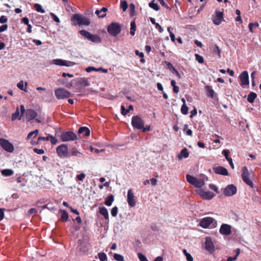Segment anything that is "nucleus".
I'll return each mask as SVG.
<instances>
[{"label":"nucleus","mask_w":261,"mask_h":261,"mask_svg":"<svg viewBox=\"0 0 261 261\" xmlns=\"http://www.w3.org/2000/svg\"><path fill=\"white\" fill-rule=\"evenodd\" d=\"M186 178L187 181L190 184L193 185L196 188L202 187L208 180L207 177L205 175H202L200 177H196L187 174L186 175Z\"/></svg>","instance_id":"obj_1"},{"label":"nucleus","mask_w":261,"mask_h":261,"mask_svg":"<svg viewBox=\"0 0 261 261\" xmlns=\"http://www.w3.org/2000/svg\"><path fill=\"white\" fill-rule=\"evenodd\" d=\"M242 177L243 180L249 186L253 187V183L252 181L253 173L249 171L246 167H243L242 169Z\"/></svg>","instance_id":"obj_2"},{"label":"nucleus","mask_w":261,"mask_h":261,"mask_svg":"<svg viewBox=\"0 0 261 261\" xmlns=\"http://www.w3.org/2000/svg\"><path fill=\"white\" fill-rule=\"evenodd\" d=\"M122 26L117 22H112L107 27V31L110 35L116 37L121 32Z\"/></svg>","instance_id":"obj_3"},{"label":"nucleus","mask_w":261,"mask_h":261,"mask_svg":"<svg viewBox=\"0 0 261 261\" xmlns=\"http://www.w3.org/2000/svg\"><path fill=\"white\" fill-rule=\"evenodd\" d=\"M199 224L200 226L204 228H206L208 227L214 228L217 225V221L213 218L210 217H204L201 219Z\"/></svg>","instance_id":"obj_4"},{"label":"nucleus","mask_w":261,"mask_h":261,"mask_svg":"<svg viewBox=\"0 0 261 261\" xmlns=\"http://www.w3.org/2000/svg\"><path fill=\"white\" fill-rule=\"evenodd\" d=\"M80 33L82 36L93 42L98 43L101 42V39L99 36L93 35L87 31L81 30L80 31Z\"/></svg>","instance_id":"obj_5"},{"label":"nucleus","mask_w":261,"mask_h":261,"mask_svg":"<svg viewBox=\"0 0 261 261\" xmlns=\"http://www.w3.org/2000/svg\"><path fill=\"white\" fill-rule=\"evenodd\" d=\"M55 94L58 99L68 98L70 96V93L63 88H59L55 91Z\"/></svg>","instance_id":"obj_6"},{"label":"nucleus","mask_w":261,"mask_h":261,"mask_svg":"<svg viewBox=\"0 0 261 261\" xmlns=\"http://www.w3.org/2000/svg\"><path fill=\"white\" fill-rule=\"evenodd\" d=\"M0 145L5 151L11 153L14 150L13 144L8 140L3 138L0 139Z\"/></svg>","instance_id":"obj_7"},{"label":"nucleus","mask_w":261,"mask_h":261,"mask_svg":"<svg viewBox=\"0 0 261 261\" xmlns=\"http://www.w3.org/2000/svg\"><path fill=\"white\" fill-rule=\"evenodd\" d=\"M61 139L64 142L74 141L77 139V135L72 132H66L62 133Z\"/></svg>","instance_id":"obj_8"},{"label":"nucleus","mask_w":261,"mask_h":261,"mask_svg":"<svg viewBox=\"0 0 261 261\" xmlns=\"http://www.w3.org/2000/svg\"><path fill=\"white\" fill-rule=\"evenodd\" d=\"M57 152L61 158H67L68 155V147L66 144H62L57 147Z\"/></svg>","instance_id":"obj_9"},{"label":"nucleus","mask_w":261,"mask_h":261,"mask_svg":"<svg viewBox=\"0 0 261 261\" xmlns=\"http://www.w3.org/2000/svg\"><path fill=\"white\" fill-rule=\"evenodd\" d=\"M132 124L134 128L141 129L144 126L143 120L138 116H135L132 117Z\"/></svg>","instance_id":"obj_10"},{"label":"nucleus","mask_w":261,"mask_h":261,"mask_svg":"<svg viewBox=\"0 0 261 261\" xmlns=\"http://www.w3.org/2000/svg\"><path fill=\"white\" fill-rule=\"evenodd\" d=\"M196 192L201 197L206 200L212 199L214 195L212 192H206L201 189L196 190Z\"/></svg>","instance_id":"obj_11"},{"label":"nucleus","mask_w":261,"mask_h":261,"mask_svg":"<svg viewBox=\"0 0 261 261\" xmlns=\"http://www.w3.org/2000/svg\"><path fill=\"white\" fill-rule=\"evenodd\" d=\"M52 63L57 65L67 67H71L75 64V63L72 62L62 59H54L52 61Z\"/></svg>","instance_id":"obj_12"},{"label":"nucleus","mask_w":261,"mask_h":261,"mask_svg":"<svg viewBox=\"0 0 261 261\" xmlns=\"http://www.w3.org/2000/svg\"><path fill=\"white\" fill-rule=\"evenodd\" d=\"M71 21L73 23H76L79 25H88L90 23L87 17H72Z\"/></svg>","instance_id":"obj_13"},{"label":"nucleus","mask_w":261,"mask_h":261,"mask_svg":"<svg viewBox=\"0 0 261 261\" xmlns=\"http://www.w3.org/2000/svg\"><path fill=\"white\" fill-rule=\"evenodd\" d=\"M237 192V188L233 185H228L224 190V194L227 196H231Z\"/></svg>","instance_id":"obj_14"},{"label":"nucleus","mask_w":261,"mask_h":261,"mask_svg":"<svg viewBox=\"0 0 261 261\" xmlns=\"http://www.w3.org/2000/svg\"><path fill=\"white\" fill-rule=\"evenodd\" d=\"M134 197V194L132 189L128 190L127 192V200L128 205L132 207H134L136 205V201Z\"/></svg>","instance_id":"obj_15"},{"label":"nucleus","mask_w":261,"mask_h":261,"mask_svg":"<svg viewBox=\"0 0 261 261\" xmlns=\"http://www.w3.org/2000/svg\"><path fill=\"white\" fill-rule=\"evenodd\" d=\"M241 85L244 86L249 84V76L247 71H243L240 76Z\"/></svg>","instance_id":"obj_16"},{"label":"nucleus","mask_w":261,"mask_h":261,"mask_svg":"<svg viewBox=\"0 0 261 261\" xmlns=\"http://www.w3.org/2000/svg\"><path fill=\"white\" fill-rule=\"evenodd\" d=\"M220 233L223 235H229L231 233V226L226 224H223L220 228Z\"/></svg>","instance_id":"obj_17"},{"label":"nucleus","mask_w":261,"mask_h":261,"mask_svg":"<svg viewBox=\"0 0 261 261\" xmlns=\"http://www.w3.org/2000/svg\"><path fill=\"white\" fill-rule=\"evenodd\" d=\"M205 247L206 250L210 252H212L214 249V244L211 239L209 237L205 238Z\"/></svg>","instance_id":"obj_18"},{"label":"nucleus","mask_w":261,"mask_h":261,"mask_svg":"<svg viewBox=\"0 0 261 261\" xmlns=\"http://www.w3.org/2000/svg\"><path fill=\"white\" fill-rule=\"evenodd\" d=\"M213 170L216 174L223 175H228V174L227 170L222 166H217L213 168Z\"/></svg>","instance_id":"obj_19"},{"label":"nucleus","mask_w":261,"mask_h":261,"mask_svg":"<svg viewBox=\"0 0 261 261\" xmlns=\"http://www.w3.org/2000/svg\"><path fill=\"white\" fill-rule=\"evenodd\" d=\"M37 116L36 111L32 109H28L26 111V118L28 121L34 119Z\"/></svg>","instance_id":"obj_20"},{"label":"nucleus","mask_w":261,"mask_h":261,"mask_svg":"<svg viewBox=\"0 0 261 261\" xmlns=\"http://www.w3.org/2000/svg\"><path fill=\"white\" fill-rule=\"evenodd\" d=\"M205 89L206 91V95L208 97L214 98H215V95H216L214 90L212 88V87L210 86H206L205 87Z\"/></svg>","instance_id":"obj_21"},{"label":"nucleus","mask_w":261,"mask_h":261,"mask_svg":"<svg viewBox=\"0 0 261 261\" xmlns=\"http://www.w3.org/2000/svg\"><path fill=\"white\" fill-rule=\"evenodd\" d=\"M189 155L188 149L185 148L181 150L180 154L177 155V158L179 160H181L182 158H187Z\"/></svg>","instance_id":"obj_22"},{"label":"nucleus","mask_w":261,"mask_h":261,"mask_svg":"<svg viewBox=\"0 0 261 261\" xmlns=\"http://www.w3.org/2000/svg\"><path fill=\"white\" fill-rule=\"evenodd\" d=\"M99 212L102 215L105 219L109 220V213L108 210L105 207H99Z\"/></svg>","instance_id":"obj_23"},{"label":"nucleus","mask_w":261,"mask_h":261,"mask_svg":"<svg viewBox=\"0 0 261 261\" xmlns=\"http://www.w3.org/2000/svg\"><path fill=\"white\" fill-rule=\"evenodd\" d=\"M108 11L106 7H103L100 10H96L95 11V14L98 16H106V12Z\"/></svg>","instance_id":"obj_24"},{"label":"nucleus","mask_w":261,"mask_h":261,"mask_svg":"<svg viewBox=\"0 0 261 261\" xmlns=\"http://www.w3.org/2000/svg\"><path fill=\"white\" fill-rule=\"evenodd\" d=\"M78 133L80 134H84L86 136H89L90 134V131L88 127L84 126L80 128L78 130Z\"/></svg>","instance_id":"obj_25"},{"label":"nucleus","mask_w":261,"mask_h":261,"mask_svg":"<svg viewBox=\"0 0 261 261\" xmlns=\"http://www.w3.org/2000/svg\"><path fill=\"white\" fill-rule=\"evenodd\" d=\"M70 155L71 156H75L79 158L82 157L83 153L77 150V149L74 147L72 148L70 151Z\"/></svg>","instance_id":"obj_26"},{"label":"nucleus","mask_w":261,"mask_h":261,"mask_svg":"<svg viewBox=\"0 0 261 261\" xmlns=\"http://www.w3.org/2000/svg\"><path fill=\"white\" fill-rule=\"evenodd\" d=\"M78 85L83 87H87L89 86V82L87 79L83 78L79 80L77 82Z\"/></svg>","instance_id":"obj_27"},{"label":"nucleus","mask_w":261,"mask_h":261,"mask_svg":"<svg viewBox=\"0 0 261 261\" xmlns=\"http://www.w3.org/2000/svg\"><path fill=\"white\" fill-rule=\"evenodd\" d=\"M1 173L4 176H10L14 174V171L12 169H6L1 170Z\"/></svg>","instance_id":"obj_28"},{"label":"nucleus","mask_w":261,"mask_h":261,"mask_svg":"<svg viewBox=\"0 0 261 261\" xmlns=\"http://www.w3.org/2000/svg\"><path fill=\"white\" fill-rule=\"evenodd\" d=\"M114 200V196L112 195H110L107 197V199L105 201V204L107 206H110L112 205Z\"/></svg>","instance_id":"obj_29"},{"label":"nucleus","mask_w":261,"mask_h":261,"mask_svg":"<svg viewBox=\"0 0 261 261\" xmlns=\"http://www.w3.org/2000/svg\"><path fill=\"white\" fill-rule=\"evenodd\" d=\"M257 97V95L254 92H250V94L248 95L247 100L250 103H252L254 102V99Z\"/></svg>","instance_id":"obj_30"},{"label":"nucleus","mask_w":261,"mask_h":261,"mask_svg":"<svg viewBox=\"0 0 261 261\" xmlns=\"http://www.w3.org/2000/svg\"><path fill=\"white\" fill-rule=\"evenodd\" d=\"M19 109L17 107L16 109V112L14 113H13L12 115V117H11L12 120L14 121V120H16L17 118H18V120H20L22 115H21L20 116H19Z\"/></svg>","instance_id":"obj_31"},{"label":"nucleus","mask_w":261,"mask_h":261,"mask_svg":"<svg viewBox=\"0 0 261 261\" xmlns=\"http://www.w3.org/2000/svg\"><path fill=\"white\" fill-rule=\"evenodd\" d=\"M212 21L214 24L219 25L224 21L223 17H213Z\"/></svg>","instance_id":"obj_32"},{"label":"nucleus","mask_w":261,"mask_h":261,"mask_svg":"<svg viewBox=\"0 0 261 261\" xmlns=\"http://www.w3.org/2000/svg\"><path fill=\"white\" fill-rule=\"evenodd\" d=\"M61 220L62 221H66L68 219V214L66 211H61Z\"/></svg>","instance_id":"obj_33"},{"label":"nucleus","mask_w":261,"mask_h":261,"mask_svg":"<svg viewBox=\"0 0 261 261\" xmlns=\"http://www.w3.org/2000/svg\"><path fill=\"white\" fill-rule=\"evenodd\" d=\"M136 27V26L135 21H132L130 23V34L132 36H134L135 34Z\"/></svg>","instance_id":"obj_34"},{"label":"nucleus","mask_w":261,"mask_h":261,"mask_svg":"<svg viewBox=\"0 0 261 261\" xmlns=\"http://www.w3.org/2000/svg\"><path fill=\"white\" fill-rule=\"evenodd\" d=\"M98 258L100 261H107V256L105 253L100 252L98 254Z\"/></svg>","instance_id":"obj_35"},{"label":"nucleus","mask_w":261,"mask_h":261,"mask_svg":"<svg viewBox=\"0 0 261 261\" xmlns=\"http://www.w3.org/2000/svg\"><path fill=\"white\" fill-rule=\"evenodd\" d=\"M113 257L117 261H124L123 256L121 254L115 253Z\"/></svg>","instance_id":"obj_36"},{"label":"nucleus","mask_w":261,"mask_h":261,"mask_svg":"<svg viewBox=\"0 0 261 261\" xmlns=\"http://www.w3.org/2000/svg\"><path fill=\"white\" fill-rule=\"evenodd\" d=\"M169 68L171 69H172L173 70V73L176 74V75L178 77H180V74L178 73V72L174 68V67L172 66V65L170 63L168 62L167 63Z\"/></svg>","instance_id":"obj_37"},{"label":"nucleus","mask_w":261,"mask_h":261,"mask_svg":"<svg viewBox=\"0 0 261 261\" xmlns=\"http://www.w3.org/2000/svg\"><path fill=\"white\" fill-rule=\"evenodd\" d=\"M183 252L185 256H186V259L187 261H193V258L191 255L189 253L186 249H184Z\"/></svg>","instance_id":"obj_38"},{"label":"nucleus","mask_w":261,"mask_h":261,"mask_svg":"<svg viewBox=\"0 0 261 261\" xmlns=\"http://www.w3.org/2000/svg\"><path fill=\"white\" fill-rule=\"evenodd\" d=\"M188 107L186 106V103H184L181 108V112L182 114L184 115H186L188 114Z\"/></svg>","instance_id":"obj_39"},{"label":"nucleus","mask_w":261,"mask_h":261,"mask_svg":"<svg viewBox=\"0 0 261 261\" xmlns=\"http://www.w3.org/2000/svg\"><path fill=\"white\" fill-rule=\"evenodd\" d=\"M38 133H39V130H38V129H36V130H35L34 131H33V132H30V133L28 135L27 139H31V138L33 136H34V137L37 136V135L38 134Z\"/></svg>","instance_id":"obj_40"},{"label":"nucleus","mask_w":261,"mask_h":261,"mask_svg":"<svg viewBox=\"0 0 261 261\" xmlns=\"http://www.w3.org/2000/svg\"><path fill=\"white\" fill-rule=\"evenodd\" d=\"M149 6L150 8L153 9L155 10H158L159 9V6L156 3H154V1H152L149 4Z\"/></svg>","instance_id":"obj_41"},{"label":"nucleus","mask_w":261,"mask_h":261,"mask_svg":"<svg viewBox=\"0 0 261 261\" xmlns=\"http://www.w3.org/2000/svg\"><path fill=\"white\" fill-rule=\"evenodd\" d=\"M34 7L37 11L41 12L42 13H43L45 12L44 10L42 8V6L40 5L35 4Z\"/></svg>","instance_id":"obj_42"},{"label":"nucleus","mask_w":261,"mask_h":261,"mask_svg":"<svg viewBox=\"0 0 261 261\" xmlns=\"http://www.w3.org/2000/svg\"><path fill=\"white\" fill-rule=\"evenodd\" d=\"M118 209L117 206L113 207L111 211V214L113 217H116L118 214Z\"/></svg>","instance_id":"obj_43"},{"label":"nucleus","mask_w":261,"mask_h":261,"mask_svg":"<svg viewBox=\"0 0 261 261\" xmlns=\"http://www.w3.org/2000/svg\"><path fill=\"white\" fill-rule=\"evenodd\" d=\"M17 86L21 90H23V91H24L25 92L27 91L26 89L24 88V83H23V81H21L20 82H19L17 84Z\"/></svg>","instance_id":"obj_44"},{"label":"nucleus","mask_w":261,"mask_h":261,"mask_svg":"<svg viewBox=\"0 0 261 261\" xmlns=\"http://www.w3.org/2000/svg\"><path fill=\"white\" fill-rule=\"evenodd\" d=\"M195 57H196V60L197 61V62L199 63H203V62H204V59H203V58L198 55V54H195Z\"/></svg>","instance_id":"obj_45"},{"label":"nucleus","mask_w":261,"mask_h":261,"mask_svg":"<svg viewBox=\"0 0 261 261\" xmlns=\"http://www.w3.org/2000/svg\"><path fill=\"white\" fill-rule=\"evenodd\" d=\"M214 52L216 54H217L219 57H220L221 49L219 48L217 45H214Z\"/></svg>","instance_id":"obj_46"},{"label":"nucleus","mask_w":261,"mask_h":261,"mask_svg":"<svg viewBox=\"0 0 261 261\" xmlns=\"http://www.w3.org/2000/svg\"><path fill=\"white\" fill-rule=\"evenodd\" d=\"M90 150L92 152H95V153H99L103 152L105 151V149H96V148H95L93 147L92 146H90Z\"/></svg>","instance_id":"obj_47"},{"label":"nucleus","mask_w":261,"mask_h":261,"mask_svg":"<svg viewBox=\"0 0 261 261\" xmlns=\"http://www.w3.org/2000/svg\"><path fill=\"white\" fill-rule=\"evenodd\" d=\"M120 7L123 11H125L128 7V5L126 2L122 1L121 2Z\"/></svg>","instance_id":"obj_48"},{"label":"nucleus","mask_w":261,"mask_h":261,"mask_svg":"<svg viewBox=\"0 0 261 261\" xmlns=\"http://www.w3.org/2000/svg\"><path fill=\"white\" fill-rule=\"evenodd\" d=\"M138 256L140 261H148L146 257L141 253H139Z\"/></svg>","instance_id":"obj_49"},{"label":"nucleus","mask_w":261,"mask_h":261,"mask_svg":"<svg viewBox=\"0 0 261 261\" xmlns=\"http://www.w3.org/2000/svg\"><path fill=\"white\" fill-rule=\"evenodd\" d=\"M229 153V151L228 150H226V149L222 151V154L224 155L226 160H228L230 158H229V156H228Z\"/></svg>","instance_id":"obj_50"},{"label":"nucleus","mask_w":261,"mask_h":261,"mask_svg":"<svg viewBox=\"0 0 261 261\" xmlns=\"http://www.w3.org/2000/svg\"><path fill=\"white\" fill-rule=\"evenodd\" d=\"M258 23H249V30L251 31V32H253V28H254V27H258Z\"/></svg>","instance_id":"obj_51"},{"label":"nucleus","mask_w":261,"mask_h":261,"mask_svg":"<svg viewBox=\"0 0 261 261\" xmlns=\"http://www.w3.org/2000/svg\"><path fill=\"white\" fill-rule=\"evenodd\" d=\"M85 176L86 174L84 173H82L80 174L77 175L76 178L80 181H82Z\"/></svg>","instance_id":"obj_52"},{"label":"nucleus","mask_w":261,"mask_h":261,"mask_svg":"<svg viewBox=\"0 0 261 261\" xmlns=\"http://www.w3.org/2000/svg\"><path fill=\"white\" fill-rule=\"evenodd\" d=\"M34 151L39 154H42L44 153V150L42 149L34 148Z\"/></svg>","instance_id":"obj_53"},{"label":"nucleus","mask_w":261,"mask_h":261,"mask_svg":"<svg viewBox=\"0 0 261 261\" xmlns=\"http://www.w3.org/2000/svg\"><path fill=\"white\" fill-rule=\"evenodd\" d=\"M121 113L123 115H126L129 112V110L125 109L123 106H121Z\"/></svg>","instance_id":"obj_54"},{"label":"nucleus","mask_w":261,"mask_h":261,"mask_svg":"<svg viewBox=\"0 0 261 261\" xmlns=\"http://www.w3.org/2000/svg\"><path fill=\"white\" fill-rule=\"evenodd\" d=\"M49 137H50V135H48L46 137H39L38 138V141H49Z\"/></svg>","instance_id":"obj_55"},{"label":"nucleus","mask_w":261,"mask_h":261,"mask_svg":"<svg viewBox=\"0 0 261 261\" xmlns=\"http://www.w3.org/2000/svg\"><path fill=\"white\" fill-rule=\"evenodd\" d=\"M50 139V142L52 144L55 145L57 143L58 140L54 137L50 135V137H49V139Z\"/></svg>","instance_id":"obj_56"},{"label":"nucleus","mask_w":261,"mask_h":261,"mask_svg":"<svg viewBox=\"0 0 261 261\" xmlns=\"http://www.w3.org/2000/svg\"><path fill=\"white\" fill-rule=\"evenodd\" d=\"M96 68H95L94 67H92V66H89L86 69V71L87 72H90L91 71H96Z\"/></svg>","instance_id":"obj_57"},{"label":"nucleus","mask_w":261,"mask_h":261,"mask_svg":"<svg viewBox=\"0 0 261 261\" xmlns=\"http://www.w3.org/2000/svg\"><path fill=\"white\" fill-rule=\"evenodd\" d=\"M129 8L130 9V15H134L135 14V5L133 4H131L130 5H129Z\"/></svg>","instance_id":"obj_58"},{"label":"nucleus","mask_w":261,"mask_h":261,"mask_svg":"<svg viewBox=\"0 0 261 261\" xmlns=\"http://www.w3.org/2000/svg\"><path fill=\"white\" fill-rule=\"evenodd\" d=\"M85 15H93V9L92 8H91L89 10H88L86 12H85Z\"/></svg>","instance_id":"obj_59"},{"label":"nucleus","mask_w":261,"mask_h":261,"mask_svg":"<svg viewBox=\"0 0 261 261\" xmlns=\"http://www.w3.org/2000/svg\"><path fill=\"white\" fill-rule=\"evenodd\" d=\"M8 28L7 24H4L0 27V33L6 31Z\"/></svg>","instance_id":"obj_60"},{"label":"nucleus","mask_w":261,"mask_h":261,"mask_svg":"<svg viewBox=\"0 0 261 261\" xmlns=\"http://www.w3.org/2000/svg\"><path fill=\"white\" fill-rule=\"evenodd\" d=\"M155 28L157 30H158L161 33L163 32V29L159 23H155Z\"/></svg>","instance_id":"obj_61"},{"label":"nucleus","mask_w":261,"mask_h":261,"mask_svg":"<svg viewBox=\"0 0 261 261\" xmlns=\"http://www.w3.org/2000/svg\"><path fill=\"white\" fill-rule=\"evenodd\" d=\"M209 187L211 190H212L214 191L217 192L218 188L215 185H213V184H210L209 185Z\"/></svg>","instance_id":"obj_62"},{"label":"nucleus","mask_w":261,"mask_h":261,"mask_svg":"<svg viewBox=\"0 0 261 261\" xmlns=\"http://www.w3.org/2000/svg\"><path fill=\"white\" fill-rule=\"evenodd\" d=\"M37 212V211L36 209L32 208H31L29 211L28 213H29V215H31V214H36Z\"/></svg>","instance_id":"obj_63"},{"label":"nucleus","mask_w":261,"mask_h":261,"mask_svg":"<svg viewBox=\"0 0 261 261\" xmlns=\"http://www.w3.org/2000/svg\"><path fill=\"white\" fill-rule=\"evenodd\" d=\"M151 184L153 186H155L157 184V180L155 178H152L150 180Z\"/></svg>","instance_id":"obj_64"}]
</instances>
